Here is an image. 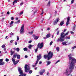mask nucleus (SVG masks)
I'll list each match as a JSON object with an SVG mask.
<instances>
[{"instance_id": "1", "label": "nucleus", "mask_w": 76, "mask_h": 76, "mask_svg": "<svg viewBox=\"0 0 76 76\" xmlns=\"http://www.w3.org/2000/svg\"><path fill=\"white\" fill-rule=\"evenodd\" d=\"M72 54H70L68 56L69 58V69H69H67L66 70V75H68V74L71 73L73 71V69L75 67V63H76V60L75 58L72 57Z\"/></svg>"}, {"instance_id": "2", "label": "nucleus", "mask_w": 76, "mask_h": 76, "mask_svg": "<svg viewBox=\"0 0 76 76\" xmlns=\"http://www.w3.org/2000/svg\"><path fill=\"white\" fill-rule=\"evenodd\" d=\"M69 33V31H68L66 34H65V35H64V32H62L61 33V37H60L59 38H58L57 40V42H62L63 41H64V37L65 36H66L68 35Z\"/></svg>"}, {"instance_id": "3", "label": "nucleus", "mask_w": 76, "mask_h": 76, "mask_svg": "<svg viewBox=\"0 0 76 76\" xmlns=\"http://www.w3.org/2000/svg\"><path fill=\"white\" fill-rule=\"evenodd\" d=\"M69 33V31H68L66 34H65V35H64V32H62L61 33V37H60L59 38H58L57 40V42H62L63 41H64V37L65 36H66L68 35Z\"/></svg>"}, {"instance_id": "4", "label": "nucleus", "mask_w": 76, "mask_h": 76, "mask_svg": "<svg viewBox=\"0 0 76 76\" xmlns=\"http://www.w3.org/2000/svg\"><path fill=\"white\" fill-rule=\"evenodd\" d=\"M43 42L42 43L40 44V43H39L37 45V48L35 50V53H37V51H38V48H39H39H40V49H41V48H42L43 47Z\"/></svg>"}, {"instance_id": "5", "label": "nucleus", "mask_w": 76, "mask_h": 76, "mask_svg": "<svg viewBox=\"0 0 76 76\" xmlns=\"http://www.w3.org/2000/svg\"><path fill=\"white\" fill-rule=\"evenodd\" d=\"M53 56V52L50 51L48 54V60H49L50 59V58H52Z\"/></svg>"}, {"instance_id": "6", "label": "nucleus", "mask_w": 76, "mask_h": 76, "mask_svg": "<svg viewBox=\"0 0 76 76\" xmlns=\"http://www.w3.org/2000/svg\"><path fill=\"white\" fill-rule=\"evenodd\" d=\"M41 58V54H39V56H37V61L36 62L35 65H37V64H38V61H39V60H40Z\"/></svg>"}, {"instance_id": "7", "label": "nucleus", "mask_w": 76, "mask_h": 76, "mask_svg": "<svg viewBox=\"0 0 76 76\" xmlns=\"http://www.w3.org/2000/svg\"><path fill=\"white\" fill-rule=\"evenodd\" d=\"M25 69V72H29L30 70V69L29 68V66H28V65L26 64L24 67Z\"/></svg>"}, {"instance_id": "8", "label": "nucleus", "mask_w": 76, "mask_h": 76, "mask_svg": "<svg viewBox=\"0 0 76 76\" xmlns=\"http://www.w3.org/2000/svg\"><path fill=\"white\" fill-rule=\"evenodd\" d=\"M25 25L23 24L22 26L21 27V28L20 32V34H23V33H24V26Z\"/></svg>"}, {"instance_id": "9", "label": "nucleus", "mask_w": 76, "mask_h": 76, "mask_svg": "<svg viewBox=\"0 0 76 76\" xmlns=\"http://www.w3.org/2000/svg\"><path fill=\"white\" fill-rule=\"evenodd\" d=\"M3 61V59H0V66H2L4 65L5 64V63Z\"/></svg>"}, {"instance_id": "10", "label": "nucleus", "mask_w": 76, "mask_h": 76, "mask_svg": "<svg viewBox=\"0 0 76 76\" xmlns=\"http://www.w3.org/2000/svg\"><path fill=\"white\" fill-rule=\"evenodd\" d=\"M69 23H70V17H68L67 18V21L66 23V26H68L69 25Z\"/></svg>"}, {"instance_id": "11", "label": "nucleus", "mask_w": 76, "mask_h": 76, "mask_svg": "<svg viewBox=\"0 0 76 76\" xmlns=\"http://www.w3.org/2000/svg\"><path fill=\"white\" fill-rule=\"evenodd\" d=\"M45 69H43L42 70H41V71H40L39 73L41 75H42L43 73H44L45 72Z\"/></svg>"}, {"instance_id": "12", "label": "nucleus", "mask_w": 76, "mask_h": 76, "mask_svg": "<svg viewBox=\"0 0 76 76\" xmlns=\"http://www.w3.org/2000/svg\"><path fill=\"white\" fill-rule=\"evenodd\" d=\"M60 20V19L59 18H58L56 19V20L54 22V23H53L54 25H56L57 24V22H58V21Z\"/></svg>"}, {"instance_id": "13", "label": "nucleus", "mask_w": 76, "mask_h": 76, "mask_svg": "<svg viewBox=\"0 0 76 76\" xmlns=\"http://www.w3.org/2000/svg\"><path fill=\"white\" fill-rule=\"evenodd\" d=\"M33 37H34V39L36 40L37 39H38V38H39V37L36 36L34 34L33 35Z\"/></svg>"}, {"instance_id": "14", "label": "nucleus", "mask_w": 76, "mask_h": 76, "mask_svg": "<svg viewBox=\"0 0 76 76\" xmlns=\"http://www.w3.org/2000/svg\"><path fill=\"white\" fill-rule=\"evenodd\" d=\"M50 34H47L46 35V38H48L50 37Z\"/></svg>"}, {"instance_id": "15", "label": "nucleus", "mask_w": 76, "mask_h": 76, "mask_svg": "<svg viewBox=\"0 0 76 76\" xmlns=\"http://www.w3.org/2000/svg\"><path fill=\"white\" fill-rule=\"evenodd\" d=\"M17 58L18 59H20V56L19 55H17Z\"/></svg>"}, {"instance_id": "16", "label": "nucleus", "mask_w": 76, "mask_h": 76, "mask_svg": "<svg viewBox=\"0 0 76 76\" xmlns=\"http://www.w3.org/2000/svg\"><path fill=\"white\" fill-rule=\"evenodd\" d=\"M10 53H11V56H12V55H13V54H14V53H15V51H12V50H11Z\"/></svg>"}, {"instance_id": "17", "label": "nucleus", "mask_w": 76, "mask_h": 76, "mask_svg": "<svg viewBox=\"0 0 76 76\" xmlns=\"http://www.w3.org/2000/svg\"><path fill=\"white\" fill-rule=\"evenodd\" d=\"M19 61V60H18L17 61H15V63H14V65H16V64H17V63H18Z\"/></svg>"}, {"instance_id": "18", "label": "nucleus", "mask_w": 76, "mask_h": 76, "mask_svg": "<svg viewBox=\"0 0 76 76\" xmlns=\"http://www.w3.org/2000/svg\"><path fill=\"white\" fill-rule=\"evenodd\" d=\"M16 57H17V54H14L13 55V58H16Z\"/></svg>"}, {"instance_id": "19", "label": "nucleus", "mask_w": 76, "mask_h": 76, "mask_svg": "<svg viewBox=\"0 0 76 76\" xmlns=\"http://www.w3.org/2000/svg\"><path fill=\"white\" fill-rule=\"evenodd\" d=\"M51 64V62L49 61H47V66H48V65H50Z\"/></svg>"}, {"instance_id": "20", "label": "nucleus", "mask_w": 76, "mask_h": 76, "mask_svg": "<svg viewBox=\"0 0 76 76\" xmlns=\"http://www.w3.org/2000/svg\"><path fill=\"white\" fill-rule=\"evenodd\" d=\"M17 1H18V0H15L13 3V5H14L15 4V3H16Z\"/></svg>"}, {"instance_id": "21", "label": "nucleus", "mask_w": 76, "mask_h": 76, "mask_svg": "<svg viewBox=\"0 0 76 76\" xmlns=\"http://www.w3.org/2000/svg\"><path fill=\"white\" fill-rule=\"evenodd\" d=\"M50 3H51V1H49L48 3L47 6H50Z\"/></svg>"}, {"instance_id": "22", "label": "nucleus", "mask_w": 76, "mask_h": 76, "mask_svg": "<svg viewBox=\"0 0 76 76\" xmlns=\"http://www.w3.org/2000/svg\"><path fill=\"white\" fill-rule=\"evenodd\" d=\"M1 47L2 48H5L6 47V45H2Z\"/></svg>"}, {"instance_id": "23", "label": "nucleus", "mask_w": 76, "mask_h": 76, "mask_svg": "<svg viewBox=\"0 0 76 76\" xmlns=\"http://www.w3.org/2000/svg\"><path fill=\"white\" fill-rule=\"evenodd\" d=\"M62 44L63 45H65L66 46L67 45V44H66V42H62Z\"/></svg>"}, {"instance_id": "24", "label": "nucleus", "mask_w": 76, "mask_h": 76, "mask_svg": "<svg viewBox=\"0 0 76 76\" xmlns=\"http://www.w3.org/2000/svg\"><path fill=\"white\" fill-rule=\"evenodd\" d=\"M12 62L15 64V59L13 58H12Z\"/></svg>"}, {"instance_id": "25", "label": "nucleus", "mask_w": 76, "mask_h": 76, "mask_svg": "<svg viewBox=\"0 0 76 76\" xmlns=\"http://www.w3.org/2000/svg\"><path fill=\"white\" fill-rule=\"evenodd\" d=\"M16 50L17 52H19V51L20 50V49H19V48H17L16 49Z\"/></svg>"}, {"instance_id": "26", "label": "nucleus", "mask_w": 76, "mask_h": 76, "mask_svg": "<svg viewBox=\"0 0 76 76\" xmlns=\"http://www.w3.org/2000/svg\"><path fill=\"white\" fill-rule=\"evenodd\" d=\"M23 50L25 51H28V49L26 48H23Z\"/></svg>"}, {"instance_id": "27", "label": "nucleus", "mask_w": 76, "mask_h": 76, "mask_svg": "<svg viewBox=\"0 0 76 76\" xmlns=\"http://www.w3.org/2000/svg\"><path fill=\"white\" fill-rule=\"evenodd\" d=\"M64 24V22H61V23H60V25L61 26H62V25Z\"/></svg>"}, {"instance_id": "28", "label": "nucleus", "mask_w": 76, "mask_h": 76, "mask_svg": "<svg viewBox=\"0 0 76 76\" xmlns=\"http://www.w3.org/2000/svg\"><path fill=\"white\" fill-rule=\"evenodd\" d=\"M48 57V55H45L44 56V58H47Z\"/></svg>"}, {"instance_id": "29", "label": "nucleus", "mask_w": 76, "mask_h": 76, "mask_svg": "<svg viewBox=\"0 0 76 76\" xmlns=\"http://www.w3.org/2000/svg\"><path fill=\"white\" fill-rule=\"evenodd\" d=\"M33 45H29V46L28 47L30 49H31V48L32 47H33Z\"/></svg>"}, {"instance_id": "30", "label": "nucleus", "mask_w": 76, "mask_h": 76, "mask_svg": "<svg viewBox=\"0 0 76 76\" xmlns=\"http://www.w3.org/2000/svg\"><path fill=\"white\" fill-rule=\"evenodd\" d=\"M17 39L16 41H19V36H17Z\"/></svg>"}, {"instance_id": "31", "label": "nucleus", "mask_w": 76, "mask_h": 76, "mask_svg": "<svg viewBox=\"0 0 76 76\" xmlns=\"http://www.w3.org/2000/svg\"><path fill=\"white\" fill-rule=\"evenodd\" d=\"M6 61H7H7H9V60L7 58H6L5 59Z\"/></svg>"}, {"instance_id": "32", "label": "nucleus", "mask_w": 76, "mask_h": 76, "mask_svg": "<svg viewBox=\"0 0 76 76\" xmlns=\"http://www.w3.org/2000/svg\"><path fill=\"white\" fill-rule=\"evenodd\" d=\"M33 32H34L33 31H32L31 32H29V34H33Z\"/></svg>"}, {"instance_id": "33", "label": "nucleus", "mask_w": 76, "mask_h": 76, "mask_svg": "<svg viewBox=\"0 0 76 76\" xmlns=\"http://www.w3.org/2000/svg\"><path fill=\"white\" fill-rule=\"evenodd\" d=\"M74 1H75V0H72L71 2V4H73L74 2Z\"/></svg>"}, {"instance_id": "34", "label": "nucleus", "mask_w": 76, "mask_h": 76, "mask_svg": "<svg viewBox=\"0 0 76 76\" xmlns=\"http://www.w3.org/2000/svg\"><path fill=\"white\" fill-rule=\"evenodd\" d=\"M59 48H56V50H57V51H59Z\"/></svg>"}, {"instance_id": "35", "label": "nucleus", "mask_w": 76, "mask_h": 76, "mask_svg": "<svg viewBox=\"0 0 76 76\" xmlns=\"http://www.w3.org/2000/svg\"><path fill=\"white\" fill-rule=\"evenodd\" d=\"M32 73V71L31 70H30L29 72V73H30V74H31Z\"/></svg>"}, {"instance_id": "36", "label": "nucleus", "mask_w": 76, "mask_h": 76, "mask_svg": "<svg viewBox=\"0 0 76 76\" xmlns=\"http://www.w3.org/2000/svg\"><path fill=\"white\" fill-rule=\"evenodd\" d=\"M16 23H20V20H18V22H15Z\"/></svg>"}, {"instance_id": "37", "label": "nucleus", "mask_w": 76, "mask_h": 76, "mask_svg": "<svg viewBox=\"0 0 76 76\" xmlns=\"http://www.w3.org/2000/svg\"><path fill=\"white\" fill-rule=\"evenodd\" d=\"M53 44V41H51L50 43V45H51Z\"/></svg>"}, {"instance_id": "38", "label": "nucleus", "mask_w": 76, "mask_h": 76, "mask_svg": "<svg viewBox=\"0 0 76 76\" xmlns=\"http://www.w3.org/2000/svg\"><path fill=\"white\" fill-rule=\"evenodd\" d=\"M14 41V40H12L10 41V43H12Z\"/></svg>"}, {"instance_id": "39", "label": "nucleus", "mask_w": 76, "mask_h": 76, "mask_svg": "<svg viewBox=\"0 0 76 76\" xmlns=\"http://www.w3.org/2000/svg\"><path fill=\"white\" fill-rule=\"evenodd\" d=\"M23 13V12L22 11L21 12H20V15H22Z\"/></svg>"}, {"instance_id": "40", "label": "nucleus", "mask_w": 76, "mask_h": 76, "mask_svg": "<svg viewBox=\"0 0 76 76\" xmlns=\"http://www.w3.org/2000/svg\"><path fill=\"white\" fill-rule=\"evenodd\" d=\"M67 76H72V75L70 74H68V75H66Z\"/></svg>"}, {"instance_id": "41", "label": "nucleus", "mask_w": 76, "mask_h": 76, "mask_svg": "<svg viewBox=\"0 0 76 76\" xmlns=\"http://www.w3.org/2000/svg\"><path fill=\"white\" fill-rule=\"evenodd\" d=\"M58 62H60V60H58L57 61L56 63H55V64H57V63H58Z\"/></svg>"}, {"instance_id": "42", "label": "nucleus", "mask_w": 76, "mask_h": 76, "mask_svg": "<svg viewBox=\"0 0 76 76\" xmlns=\"http://www.w3.org/2000/svg\"><path fill=\"white\" fill-rule=\"evenodd\" d=\"M76 48V47L75 46L74 47H72V49H74V48Z\"/></svg>"}, {"instance_id": "43", "label": "nucleus", "mask_w": 76, "mask_h": 76, "mask_svg": "<svg viewBox=\"0 0 76 76\" xmlns=\"http://www.w3.org/2000/svg\"><path fill=\"white\" fill-rule=\"evenodd\" d=\"M15 44L16 45H18V43L17 42H15Z\"/></svg>"}, {"instance_id": "44", "label": "nucleus", "mask_w": 76, "mask_h": 76, "mask_svg": "<svg viewBox=\"0 0 76 76\" xmlns=\"http://www.w3.org/2000/svg\"><path fill=\"white\" fill-rule=\"evenodd\" d=\"M43 13H44V11H43V10H42V12L41 14V15H42V14H43Z\"/></svg>"}, {"instance_id": "45", "label": "nucleus", "mask_w": 76, "mask_h": 76, "mask_svg": "<svg viewBox=\"0 0 76 76\" xmlns=\"http://www.w3.org/2000/svg\"><path fill=\"white\" fill-rule=\"evenodd\" d=\"M70 32H71V34H74V32H73V31H70Z\"/></svg>"}, {"instance_id": "46", "label": "nucleus", "mask_w": 76, "mask_h": 76, "mask_svg": "<svg viewBox=\"0 0 76 76\" xmlns=\"http://www.w3.org/2000/svg\"><path fill=\"white\" fill-rule=\"evenodd\" d=\"M11 34L12 35H15V33H11Z\"/></svg>"}, {"instance_id": "47", "label": "nucleus", "mask_w": 76, "mask_h": 76, "mask_svg": "<svg viewBox=\"0 0 76 76\" xmlns=\"http://www.w3.org/2000/svg\"><path fill=\"white\" fill-rule=\"evenodd\" d=\"M11 24V23H10V27H11V26H13V24Z\"/></svg>"}, {"instance_id": "48", "label": "nucleus", "mask_w": 76, "mask_h": 76, "mask_svg": "<svg viewBox=\"0 0 76 76\" xmlns=\"http://www.w3.org/2000/svg\"><path fill=\"white\" fill-rule=\"evenodd\" d=\"M13 21H12L11 22V25L12 24H13Z\"/></svg>"}, {"instance_id": "49", "label": "nucleus", "mask_w": 76, "mask_h": 76, "mask_svg": "<svg viewBox=\"0 0 76 76\" xmlns=\"http://www.w3.org/2000/svg\"><path fill=\"white\" fill-rule=\"evenodd\" d=\"M42 64V62L41 61H40L39 62V64Z\"/></svg>"}, {"instance_id": "50", "label": "nucleus", "mask_w": 76, "mask_h": 76, "mask_svg": "<svg viewBox=\"0 0 76 76\" xmlns=\"http://www.w3.org/2000/svg\"><path fill=\"white\" fill-rule=\"evenodd\" d=\"M7 15H9L10 14V12H7Z\"/></svg>"}, {"instance_id": "51", "label": "nucleus", "mask_w": 76, "mask_h": 76, "mask_svg": "<svg viewBox=\"0 0 76 76\" xmlns=\"http://www.w3.org/2000/svg\"><path fill=\"white\" fill-rule=\"evenodd\" d=\"M23 3L22 2L20 4V5H21V6H22V5H23Z\"/></svg>"}, {"instance_id": "52", "label": "nucleus", "mask_w": 76, "mask_h": 76, "mask_svg": "<svg viewBox=\"0 0 76 76\" xmlns=\"http://www.w3.org/2000/svg\"><path fill=\"white\" fill-rule=\"evenodd\" d=\"M59 34V31H58L57 33V35H58Z\"/></svg>"}, {"instance_id": "53", "label": "nucleus", "mask_w": 76, "mask_h": 76, "mask_svg": "<svg viewBox=\"0 0 76 76\" xmlns=\"http://www.w3.org/2000/svg\"><path fill=\"white\" fill-rule=\"evenodd\" d=\"M14 19V18H13V17H12L11 18V20H13V19Z\"/></svg>"}, {"instance_id": "54", "label": "nucleus", "mask_w": 76, "mask_h": 76, "mask_svg": "<svg viewBox=\"0 0 76 76\" xmlns=\"http://www.w3.org/2000/svg\"><path fill=\"white\" fill-rule=\"evenodd\" d=\"M25 58H28V56L26 55L25 56Z\"/></svg>"}, {"instance_id": "55", "label": "nucleus", "mask_w": 76, "mask_h": 76, "mask_svg": "<svg viewBox=\"0 0 76 76\" xmlns=\"http://www.w3.org/2000/svg\"><path fill=\"white\" fill-rule=\"evenodd\" d=\"M66 39H70V37H66Z\"/></svg>"}, {"instance_id": "56", "label": "nucleus", "mask_w": 76, "mask_h": 76, "mask_svg": "<svg viewBox=\"0 0 76 76\" xmlns=\"http://www.w3.org/2000/svg\"><path fill=\"white\" fill-rule=\"evenodd\" d=\"M66 29H64V32H66Z\"/></svg>"}, {"instance_id": "57", "label": "nucleus", "mask_w": 76, "mask_h": 76, "mask_svg": "<svg viewBox=\"0 0 76 76\" xmlns=\"http://www.w3.org/2000/svg\"><path fill=\"white\" fill-rule=\"evenodd\" d=\"M32 42V41H29L28 42V43H31V42Z\"/></svg>"}, {"instance_id": "58", "label": "nucleus", "mask_w": 76, "mask_h": 76, "mask_svg": "<svg viewBox=\"0 0 76 76\" xmlns=\"http://www.w3.org/2000/svg\"><path fill=\"white\" fill-rule=\"evenodd\" d=\"M37 69H38V67H36L35 68V70H37Z\"/></svg>"}, {"instance_id": "59", "label": "nucleus", "mask_w": 76, "mask_h": 76, "mask_svg": "<svg viewBox=\"0 0 76 76\" xmlns=\"http://www.w3.org/2000/svg\"><path fill=\"white\" fill-rule=\"evenodd\" d=\"M58 29V28H57V29H56V31H57V30Z\"/></svg>"}, {"instance_id": "60", "label": "nucleus", "mask_w": 76, "mask_h": 76, "mask_svg": "<svg viewBox=\"0 0 76 76\" xmlns=\"http://www.w3.org/2000/svg\"><path fill=\"white\" fill-rule=\"evenodd\" d=\"M47 30L48 31H49V30H50V28H48Z\"/></svg>"}, {"instance_id": "61", "label": "nucleus", "mask_w": 76, "mask_h": 76, "mask_svg": "<svg viewBox=\"0 0 76 76\" xmlns=\"http://www.w3.org/2000/svg\"><path fill=\"white\" fill-rule=\"evenodd\" d=\"M35 65H33L32 66H33V67H35Z\"/></svg>"}, {"instance_id": "62", "label": "nucleus", "mask_w": 76, "mask_h": 76, "mask_svg": "<svg viewBox=\"0 0 76 76\" xmlns=\"http://www.w3.org/2000/svg\"><path fill=\"white\" fill-rule=\"evenodd\" d=\"M4 49V51H6V48H5Z\"/></svg>"}, {"instance_id": "63", "label": "nucleus", "mask_w": 76, "mask_h": 76, "mask_svg": "<svg viewBox=\"0 0 76 76\" xmlns=\"http://www.w3.org/2000/svg\"><path fill=\"white\" fill-rule=\"evenodd\" d=\"M16 20H18V18H16Z\"/></svg>"}, {"instance_id": "64", "label": "nucleus", "mask_w": 76, "mask_h": 76, "mask_svg": "<svg viewBox=\"0 0 76 76\" xmlns=\"http://www.w3.org/2000/svg\"><path fill=\"white\" fill-rule=\"evenodd\" d=\"M49 74V73L48 72L47 73V75H48Z\"/></svg>"}]
</instances>
